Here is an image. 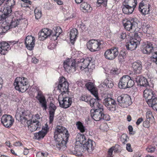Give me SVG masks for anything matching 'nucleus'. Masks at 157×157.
Here are the masks:
<instances>
[{"label":"nucleus","mask_w":157,"mask_h":157,"mask_svg":"<svg viewBox=\"0 0 157 157\" xmlns=\"http://www.w3.org/2000/svg\"><path fill=\"white\" fill-rule=\"evenodd\" d=\"M103 103L107 109L111 111H114L116 110L117 104L125 108H127L132 104L130 97L126 94L118 96L117 98V101L112 98L107 97L103 100Z\"/></svg>","instance_id":"obj_1"},{"label":"nucleus","mask_w":157,"mask_h":157,"mask_svg":"<svg viewBox=\"0 0 157 157\" xmlns=\"http://www.w3.org/2000/svg\"><path fill=\"white\" fill-rule=\"evenodd\" d=\"M69 135L66 128L60 125L57 126L55 129L54 138L55 145L57 149L60 151L65 150Z\"/></svg>","instance_id":"obj_2"},{"label":"nucleus","mask_w":157,"mask_h":157,"mask_svg":"<svg viewBox=\"0 0 157 157\" xmlns=\"http://www.w3.org/2000/svg\"><path fill=\"white\" fill-rule=\"evenodd\" d=\"M62 32V30L59 26L54 27L52 30L48 28L43 29L38 33V39L40 40H44L49 37L51 40H55Z\"/></svg>","instance_id":"obj_3"},{"label":"nucleus","mask_w":157,"mask_h":157,"mask_svg":"<svg viewBox=\"0 0 157 157\" xmlns=\"http://www.w3.org/2000/svg\"><path fill=\"white\" fill-rule=\"evenodd\" d=\"M144 97L149 106L157 111V96L151 90L146 89L144 91Z\"/></svg>","instance_id":"obj_4"},{"label":"nucleus","mask_w":157,"mask_h":157,"mask_svg":"<svg viewBox=\"0 0 157 157\" xmlns=\"http://www.w3.org/2000/svg\"><path fill=\"white\" fill-rule=\"evenodd\" d=\"M13 85L16 90L24 92L28 88V80L25 77H17L14 80Z\"/></svg>","instance_id":"obj_5"},{"label":"nucleus","mask_w":157,"mask_h":157,"mask_svg":"<svg viewBox=\"0 0 157 157\" xmlns=\"http://www.w3.org/2000/svg\"><path fill=\"white\" fill-rule=\"evenodd\" d=\"M79 63V61L76 63L74 59H67L64 61L63 66L65 71L68 73L71 69H73V71H75L76 69H78L79 68L82 70H83L82 68H81L82 66L79 65H80Z\"/></svg>","instance_id":"obj_6"},{"label":"nucleus","mask_w":157,"mask_h":157,"mask_svg":"<svg viewBox=\"0 0 157 157\" xmlns=\"http://www.w3.org/2000/svg\"><path fill=\"white\" fill-rule=\"evenodd\" d=\"M134 84V82L131 77L126 75H123L120 78L118 86L121 89H125L132 87Z\"/></svg>","instance_id":"obj_7"},{"label":"nucleus","mask_w":157,"mask_h":157,"mask_svg":"<svg viewBox=\"0 0 157 157\" xmlns=\"http://www.w3.org/2000/svg\"><path fill=\"white\" fill-rule=\"evenodd\" d=\"M59 80L56 83L57 85V89L60 90L63 94L68 92L69 83L67 79L64 77L61 76L59 78Z\"/></svg>","instance_id":"obj_8"},{"label":"nucleus","mask_w":157,"mask_h":157,"mask_svg":"<svg viewBox=\"0 0 157 157\" xmlns=\"http://www.w3.org/2000/svg\"><path fill=\"white\" fill-rule=\"evenodd\" d=\"M139 22V21L136 18L131 17L124 24V26L126 29L130 31L133 29L138 28V24Z\"/></svg>","instance_id":"obj_9"},{"label":"nucleus","mask_w":157,"mask_h":157,"mask_svg":"<svg viewBox=\"0 0 157 157\" xmlns=\"http://www.w3.org/2000/svg\"><path fill=\"white\" fill-rule=\"evenodd\" d=\"M118 54V48L117 47H112L105 51L104 56L106 59L113 60L117 56Z\"/></svg>","instance_id":"obj_10"},{"label":"nucleus","mask_w":157,"mask_h":157,"mask_svg":"<svg viewBox=\"0 0 157 157\" xmlns=\"http://www.w3.org/2000/svg\"><path fill=\"white\" fill-rule=\"evenodd\" d=\"M37 91V95L36 98L39 101V104L43 110H46L48 107L47 101L42 91L38 88L36 89Z\"/></svg>","instance_id":"obj_11"},{"label":"nucleus","mask_w":157,"mask_h":157,"mask_svg":"<svg viewBox=\"0 0 157 157\" xmlns=\"http://www.w3.org/2000/svg\"><path fill=\"white\" fill-rule=\"evenodd\" d=\"M101 44L97 40H90L87 43V47L88 49L92 52H95L99 50L100 49V46Z\"/></svg>","instance_id":"obj_12"},{"label":"nucleus","mask_w":157,"mask_h":157,"mask_svg":"<svg viewBox=\"0 0 157 157\" xmlns=\"http://www.w3.org/2000/svg\"><path fill=\"white\" fill-rule=\"evenodd\" d=\"M19 111L18 110L16 113L15 117L16 120L18 121L23 122H25L27 121V123L29 125H33L32 121H28L27 118L25 117L27 116V114L25 113V110L23 109H21V111Z\"/></svg>","instance_id":"obj_13"},{"label":"nucleus","mask_w":157,"mask_h":157,"mask_svg":"<svg viewBox=\"0 0 157 157\" xmlns=\"http://www.w3.org/2000/svg\"><path fill=\"white\" fill-rule=\"evenodd\" d=\"M155 48L152 42L146 41L143 43L141 51L144 54H149L152 52Z\"/></svg>","instance_id":"obj_14"},{"label":"nucleus","mask_w":157,"mask_h":157,"mask_svg":"<svg viewBox=\"0 0 157 157\" xmlns=\"http://www.w3.org/2000/svg\"><path fill=\"white\" fill-rule=\"evenodd\" d=\"M21 20L20 19H15L13 18V16L11 14L9 18L8 21L6 22V25L5 26L4 29L6 30H10L16 27L19 25V21Z\"/></svg>","instance_id":"obj_15"},{"label":"nucleus","mask_w":157,"mask_h":157,"mask_svg":"<svg viewBox=\"0 0 157 157\" xmlns=\"http://www.w3.org/2000/svg\"><path fill=\"white\" fill-rule=\"evenodd\" d=\"M14 120L12 116L5 114L1 117V122L6 128H9L13 124Z\"/></svg>","instance_id":"obj_16"},{"label":"nucleus","mask_w":157,"mask_h":157,"mask_svg":"<svg viewBox=\"0 0 157 157\" xmlns=\"http://www.w3.org/2000/svg\"><path fill=\"white\" fill-rule=\"evenodd\" d=\"M35 39L34 37L32 35H28L25 39V44L26 48L29 50L33 49L34 47Z\"/></svg>","instance_id":"obj_17"},{"label":"nucleus","mask_w":157,"mask_h":157,"mask_svg":"<svg viewBox=\"0 0 157 157\" xmlns=\"http://www.w3.org/2000/svg\"><path fill=\"white\" fill-rule=\"evenodd\" d=\"M90 114L93 119L97 121H99L102 119L109 121L110 119V116L109 115L105 114L104 117H102L101 115H98V113H96V110H94V109H92L90 110Z\"/></svg>","instance_id":"obj_18"},{"label":"nucleus","mask_w":157,"mask_h":157,"mask_svg":"<svg viewBox=\"0 0 157 157\" xmlns=\"http://www.w3.org/2000/svg\"><path fill=\"white\" fill-rule=\"evenodd\" d=\"M83 147L88 153H91L94 149L95 146V142L92 140L88 139L86 140L82 145Z\"/></svg>","instance_id":"obj_19"},{"label":"nucleus","mask_w":157,"mask_h":157,"mask_svg":"<svg viewBox=\"0 0 157 157\" xmlns=\"http://www.w3.org/2000/svg\"><path fill=\"white\" fill-rule=\"evenodd\" d=\"M59 105L61 108L66 109L70 106L72 103V98L70 97H63L62 101L59 100Z\"/></svg>","instance_id":"obj_20"},{"label":"nucleus","mask_w":157,"mask_h":157,"mask_svg":"<svg viewBox=\"0 0 157 157\" xmlns=\"http://www.w3.org/2000/svg\"><path fill=\"white\" fill-rule=\"evenodd\" d=\"M1 9L0 11V21L5 20L6 22L8 21L9 18L11 14V11L10 9Z\"/></svg>","instance_id":"obj_21"},{"label":"nucleus","mask_w":157,"mask_h":157,"mask_svg":"<svg viewBox=\"0 0 157 157\" xmlns=\"http://www.w3.org/2000/svg\"><path fill=\"white\" fill-rule=\"evenodd\" d=\"M139 44V42L136 41L134 39H131L126 43L125 47L128 50L132 51L135 50Z\"/></svg>","instance_id":"obj_22"},{"label":"nucleus","mask_w":157,"mask_h":157,"mask_svg":"<svg viewBox=\"0 0 157 157\" xmlns=\"http://www.w3.org/2000/svg\"><path fill=\"white\" fill-rule=\"evenodd\" d=\"M57 107L52 102H51L49 105V123H52L53 121L55 111Z\"/></svg>","instance_id":"obj_23"},{"label":"nucleus","mask_w":157,"mask_h":157,"mask_svg":"<svg viewBox=\"0 0 157 157\" xmlns=\"http://www.w3.org/2000/svg\"><path fill=\"white\" fill-rule=\"evenodd\" d=\"M135 81L138 85L140 86L147 87H149L148 82L147 79L141 75L137 76L135 78Z\"/></svg>","instance_id":"obj_24"},{"label":"nucleus","mask_w":157,"mask_h":157,"mask_svg":"<svg viewBox=\"0 0 157 157\" xmlns=\"http://www.w3.org/2000/svg\"><path fill=\"white\" fill-rule=\"evenodd\" d=\"M85 151L84 147H83L82 145L75 144L74 150L71 151V153L76 156H82L84 152Z\"/></svg>","instance_id":"obj_25"},{"label":"nucleus","mask_w":157,"mask_h":157,"mask_svg":"<svg viewBox=\"0 0 157 157\" xmlns=\"http://www.w3.org/2000/svg\"><path fill=\"white\" fill-rule=\"evenodd\" d=\"M132 67L133 71L136 74H139L142 71V63L139 60L134 62L132 63Z\"/></svg>","instance_id":"obj_26"},{"label":"nucleus","mask_w":157,"mask_h":157,"mask_svg":"<svg viewBox=\"0 0 157 157\" xmlns=\"http://www.w3.org/2000/svg\"><path fill=\"white\" fill-rule=\"evenodd\" d=\"M10 49V45L8 43L5 41L0 42V54L5 55Z\"/></svg>","instance_id":"obj_27"},{"label":"nucleus","mask_w":157,"mask_h":157,"mask_svg":"<svg viewBox=\"0 0 157 157\" xmlns=\"http://www.w3.org/2000/svg\"><path fill=\"white\" fill-rule=\"evenodd\" d=\"M122 11L124 13L126 14H130L132 13L134 10L133 7L129 6L125 2H123L121 6Z\"/></svg>","instance_id":"obj_28"},{"label":"nucleus","mask_w":157,"mask_h":157,"mask_svg":"<svg viewBox=\"0 0 157 157\" xmlns=\"http://www.w3.org/2000/svg\"><path fill=\"white\" fill-rule=\"evenodd\" d=\"M78 34V31L76 29H72L70 32V42L72 44H74L75 41L76 40Z\"/></svg>","instance_id":"obj_29"},{"label":"nucleus","mask_w":157,"mask_h":157,"mask_svg":"<svg viewBox=\"0 0 157 157\" xmlns=\"http://www.w3.org/2000/svg\"><path fill=\"white\" fill-rule=\"evenodd\" d=\"M76 144L83 145L86 140L85 136L83 134L78 133L76 137Z\"/></svg>","instance_id":"obj_30"},{"label":"nucleus","mask_w":157,"mask_h":157,"mask_svg":"<svg viewBox=\"0 0 157 157\" xmlns=\"http://www.w3.org/2000/svg\"><path fill=\"white\" fill-rule=\"evenodd\" d=\"M91 59H92L90 58H87L85 59H80L79 64L82 66H81V68H82L83 70L84 69H86V68L89 65Z\"/></svg>","instance_id":"obj_31"},{"label":"nucleus","mask_w":157,"mask_h":157,"mask_svg":"<svg viewBox=\"0 0 157 157\" xmlns=\"http://www.w3.org/2000/svg\"><path fill=\"white\" fill-rule=\"evenodd\" d=\"M101 85L103 87L105 86L109 88H112L114 85L113 83L110 78H108L105 79L103 82H102Z\"/></svg>","instance_id":"obj_32"},{"label":"nucleus","mask_w":157,"mask_h":157,"mask_svg":"<svg viewBox=\"0 0 157 157\" xmlns=\"http://www.w3.org/2000/svg\"><path fill=\"white\" fill-rule=\"evenodd\" d=\"M47 133V131H39L38 132L34 134V136L36 139L40 140L42 139L45 136Z\"/></svg>","instance_id":"obj_33"},{"label":"nucleus","mask_w":157,"mask_h":157,"mask_svg":"<svg viewBox=\"0 0 157 157\" xmlns=\"http://www.w3.org/2000/svg\"><path fill=\"white\" fill-rule=\"evenodd\" d=\"M147 120L150 121L151 124L155 122V118L151 111H148L146 113Z\"/></svg>","instance_id":"obj_34"},{"label":"nucleus","mask_w":157,"mask_h":157,"mask_svg":"<svg viewBox=\"0 0 157 157\" xmlns=\"http://www.w3.org/2000/svg\"><path fill=\"white\" fill-rule=\"evenodd\" d=\"M6 4L7 6L4 7V9L6 8L8 9H10L12 12L11 7L15 5V2L14 0H6Z\"/></svg>","instance_id":"obj_35"},{"label":"nucleus","mask_w":157,"mask_h":157,"mask_svg":"<svg viewBox=\"0 0 157 157\" xmlns=\"http://www.w3.org/2000/svg\"><path fill=\"white\" fill-rule=\"evenodd\" d=\"M141 36V34L140 32H134L132 34L131 38H132V39H134L136 41L139 42L140 43Z\"/></svg>","instance_id":"obj_36"},{"label":"nucleus","mask_w":157,"mask_h":157,"mask_svg":"<svg viewBox=\"0 0 157 157\" xmlns=\"http://www.w3.org/2000/svg\"><path fill=\"white\" fill-rule=\"evenodd\" d=\"M124 2L132 7H133L134 9L137 4L136 0H125Z\"/></svg>","instance_id":"obj_37"},{"label":"nucleus","mask_w":157,"mask_h":157,"mask_svg":"<svg viewBox=\"0 0 157 157\" xmlns=\"http://www.w3.org/2000/svg\"><path fill=\"white\" fill-rule=\"evenodd\" d=\"M32 122L33 124V123H36V124H34V126L33 125L32 126L33 128H34V131L36 130H39L41 128V123H40L38 120H37L36 119L35 120L33 119L32 121Z\"/></svg>","instance_id":"obj_38"},{"label":"nucleus","mask_w":157,"mask_h":157,"mask_svg":"<svg viewBox=\"0 0 157 157\" xmlns=\"http://www.w3.org/2000/svg\"><path fill=\"white\" fill-rule=\"evenodd\" d=\"M80 6L81 8L86 11H88L89 10H92V8L90 7V5L87 3L84 2H82Z\"/></svg>","instance_id":"obj_39"},{"label":"nucleus","mask_w":157,"mask_h":157,"mask_svg":"<svg viewBox=\"0 0 157 157\" xmlns=\"http://www.w3.org/2000/svg\"><path fill=\"white\" fill-rule=\"evenodd\" d=\"M77 128L82 132H84L85 131V128L82 123L80 121H78L76 124Z\"/></svg>","instance_id":"obj_40"},{"label":"nucleus","mask_w":157,"mask_h":157,"mask_svg":"<svg viewBox=\"0 0 157 157\" xmlns=\"http://www.w3.org/2000/svg\"><path fill=\"white\" fill-rule=\"evenodd\" d=\"M94 110H96V113H98V115H101L102 117H104L105 115L107 114L105 113L104 109L102 107L94 109Z\"/></svg>","instance_id":"obj_41"},{"label":"nucleus","mask_w":157,"mask_h":157,"mask_svg":"<svg viewBox=\"0 0 157 157\" xmlns=\"http://www.w3.org/2000/svg\"><path fill=\"white\" fill-rule=\"evenodd\" d=\"M94 110H96V113H98V115H101L102 117H104L105 115L107 114L105 113L104 109L102 107L94 109Z\"/></svg>","instance_id":"obj_42"},{"label":"nucleus","mask_w":157,"mask_h":157,"mask_svg":"<svg viewBox=\"0 0 157 157\" xmlns=\"http://www.w3.org/2000/svg\"><path fill=\"white\" fill-rule=\"evenodd\" d=\"M94 110H96V113H98V115H101L102 117H104L105 115L107 114L105 113L104 109L102 107L94 109Z\"/></svg>","instance_id":"obj_43"},{"label":"nucleus","mask_w":157,"mask_h":157,"mask_svg":"<svg viewBox=\"0 0 157 157\" xmlns=\"http://www.w3.org/2000/svg\"><path fill=\"white\" fill-rule=\"evenodd\" d=\"M34 13H35V18L37 20L40 18L42 16L41 11L37 8H36L35 10Z\"/></svg>","instance_id":"obj_44"},{"label":"nucleus","mask_w":157,"mask_h":157,"mask_svg":"<svg viewBox=\"0 0 157 157\" xmlns=\"http://www.w3.org/2000/svg\"><path fill=\"white\" fill-rule=\"evenodd\" d=\"M85 86L87 89L90 92L93 91L92 90L95 89L94 84L92 82L86 83L85 85Z\"/></svg>","instance_id":"obj_45"},{"label":"nucleus","mask_w":157,"mask_h":157,"mask_svg":"<svg viewBox=\"0 0 157 157\" xmlns=\"http://www.w3.org/2000/svg\"><path fill=\"white\" fill-rule=\"evenodd\" d=\"M150 6L149 5L147 8L144 7L142 9L140 10V11L143 15L148 14L150 13Z\"/></svg>","instance_id":"obj_46"},{"label":"nucleus","mask_w":157,"mask_h":157,"mask_svg":"<svg viewBox=\"0 0 157 157\" xmlns=\"http://www.w3.org/2000/svg\"><path fill=\"white\" fill-rule=\"evenodd\" d=\"M128 138L127 135L125 134H123L121 136V141L123 144H125L127 142V139Z\"/></svg>","instance_id":"obj_47"},{"label":"nucleus","mask_w":157,"mask_h":157,"mask_svg":"<svg viewBox=\"0 0 157 157\" xmlns=\"http://www.w3.org/2000/svg\"><path fill=\"white\" fill-rule=\"evenodd\" d=\"M48 154L46 152L39 151L36 154V157H47Z\"/></svg>","instance_id":"obj_48"},{"label":"nucleus","mask_w":157,"mask_h":157,"mask_svg":"<svg viewBox=\"0 0 157 157\" xmlns=\"http://www.w3.org/2000/svg\"><path fill=\"white\" fill-rule=\"evenodd\" d=\"M151 58L152 62L157 64V52H155L153 53Z\"/></svg>","instance_id":"obj_49"},{"label":"nucleus","mask_w":157,"mask_h":157,"mask_svg":"<svg viewBox=\"0 0 157 157\" xmlns=\"http://www.w3.org/2000/svg\"><path fill=\"white\" fill-rule=\"evenodd\" d=\"M101 100H98L97 99L96 100V101L94 103V105H93V106L92 107H93V109H96L98 108H102L103 106L99 104V102Z\"/></svg>","instance_id":"obj_50"},{"label":"nucleus","mask_w":157,"mask_h":157,"mask_svg":"<svg viewBox=\"0 0 157 157\" xmlns=\"http://www.w3.org/2000/svg\"><path fill=\"white\" fill-rule=\"evenodd\" d=\"M113 148V151L116 153H119L121 151V147L118 144H116L114 147H112Z\"/></svg>","instance_id":"obj_51"},{"label":"nucleus","mask_w":157,"mask_h":157,"mask_svg":"<svg viewBox=\"0 0 157 157\" xmlns=\"http://www.w3.org/2000/svg\"><path fill=\"white\" fill-rule=\"evenodd\" d=\"M128 54V52L125 49H122L119 52V54L121 56H122L124 58H126L127 56V54Z\"/></svg>","instance_id":"obj_52"},{"label":"nucleus","mask_w":157,"mask_h":157,"mask_svg":"<svg viewBox=\"0 0 157 157\" xmlns=\"http://www.w3.org/2000/svg\"><path fill=\"white\" fill-rule=\"evenodd\" d=\"M88 97L86 95H82L80 97L79 100L80 101H84L88 103L89 101Z\"/></svg>","instance_id":"obj_53"},{"label":"nucleus","mask_w":157,"mask_h":157,"mask_svg":"<svg viewBox=\"0 0 157 157\" xmlns=\"http://www.w3.org/2000/svg\"><path fill=\"white\" fill-rule=\"evenodd\" d=\"M156 149V147H155L150 146L146 148V151L148 152L152 153L155 151Z\"/></svg>","instance_id":"obj_54"},{"label":"nucleus","mask_w":157,"mask_h":157,"mask_svg":"<svg viewBox=\"0 0 157 157\" xmlns=\"http://www.w3.org/2000/svg\"><path fill=\"white\" fill-rule=\"evenodd\" d=\"M151 124L150 121L147 120L144 121L143 122V126L146 128H148L150 126Z\"/></svg>","instance_id":"obj_55"},{"label":"nucleus","mask_w":157,"mask_h":157,"mask_svg":"<svg viewBox=\"0 0 157 157\" xmlns=\"http://www.w3.org/2000/svg\"><path fill=\"white\" fill-rule=\"evenodd\" d=\"M92 91H91L90 92L95 97V99H97L98 100H101L99 98L98 96L97 92L95 91V89Z\"/></svg>","instance_id":"obj_56"},{"label":"nucleus","mask_w":157,"mask_h":157,"mask_svg":"<svg viewBox=\"0 0 157 157\" xmlns=\"http://www.w3.org/2000/svg\"><path fill=\"white\" fill-rule=\"evenodd\" d=\"M97 3L98 4H99V6L101 4L105 6H106L107 2L106 0H98Z\"/></svg>","instance_id":"obj_57"},{"label":"nucleus","mask_w":157,"mask_h":157,"mask_svg":"<svg viewBox=\"0 0 157 157\" xmlns=\"http://www.w3.org/2000/svg\"><path fill=\"white\" fill-rule=\"evenodd\" d=\"M110 73L111 74L114 75H117L119 73V71L117 68H113L110 71Z\"/></svg>","instance_id":"obj_58"},{"label":"nucleus","mask_w":157,"mask_h":157,"mask_svg":"<svg viewBox=\"0 0 157 157\" xmlns=\"http://www.w3.org/2000/svg\"><path fill=\"white\" fill-rule=\"evenodd\" d=\"M4 26H2L0 27V34L3 35L8 30H6L4 29Z\"/></svg>","instance_id":"obj_59"},{"label":"nucleus","mask_w":157,"mask_h":157,"mask_svg":"<svg viewBox=\"0 0 157 157\" xmlns=\"http://www.w3.org/2000/svg\"><path fill=\"white\" fill-rule=\"evenodd\" d=\"M128 128V131H129V133L130 134L133 135L135 133L133 131V128L132 127L131 125H129Z\"/></svg>","instance_id":"obj_60"},{"label":"nucleus","mask_w":157,"mask_h":157,"mask_svg":"<svg viewBox=\"0 0 157 157\" xmlns=\"http://www.w3.org/2000/svg\"><path fill=\"white\" fill-rule=\"evenodd\" d=\"M97 99L94 98H92L90 99L89 101L90 105L91 107L93 106V105H94V103L96 101Z\"/></svg>","instance_id":"obj_61"},{"label":"nucleus","mask_w":157,"mask_h":157,"mask_svg":"<svg viewBox=\"0 0 157 157\" xmlns=\"http://www.w3.org/2000/svg\"><path fill=\"white\" fill-rule=\"evenodd\" d=\"M126 149L129 152H132V151L131 144L129 143H128L126 144Z\"/></svg>","instance_id":"obj_62"},{"label":"nucleus","mask_w":157,"mask_h":157,"mask_svg":"<svg viewBox=\"0 0 157 157\" xmlns=\"http://www.w3.org/2000/svg\"><path fill=\"white\" fill-rule=\"evenodd\" d=\"M50 3L49 2L45 3L44 5V8L45 9L49 10L50 8Z\"/></svg>","instance_id":"obj_63"},{"label":"nucleus","mask_w":157,"mask_h":157,"mask_svg":"<svg viewBox=\"0 0 157 157\" xmlns=\"http://www.w3.org/2000/svg\"><path fill=\"white\" fill-rule=\"evenodd\" d=\"M143 121V118L142 117L139 118L136 122V124L137 125H139Z\"/></svg>","instance_id":"obj_64"}]
</instances>
